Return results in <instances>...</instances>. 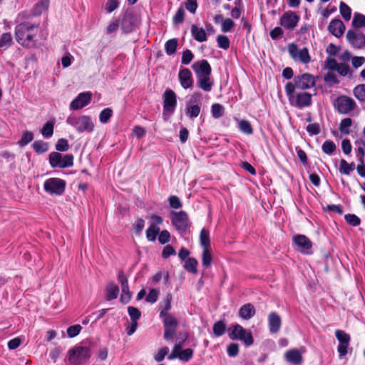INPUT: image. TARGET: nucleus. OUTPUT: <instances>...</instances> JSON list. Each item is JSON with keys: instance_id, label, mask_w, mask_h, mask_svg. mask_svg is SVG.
<instances>
[{"instance_id": "nucleus-62", "label": "nucleus", "mask_w": 365, "mask_h": 365, "mask_svg": "<svg viewBox=\"0 0 365 365\" xmlns=\"http://www.w3.org/2000/svg\"><path fill=\"white\" fill-rule=\"evenodd\" d=\"M193 354V351L191 349H186L179 354L178 358L184 361H187L190 359L192 358Z\"/></svg>"}, {"instance_id": "nucleus-49", "label": "nucleus", "mask_w": 365, "mask_h": 365, "mask_svg": "<svg viewBox=\"0 0 365 365\" xmlns=\"http://www.w3.org/2000/svg\"><path fill=\"white\" fill-rule=\"evenodd\" d=\"M357 144V156L360 163L364 161L365 156V141L359 140L356 143Z\"/></svg>"}, {"instance_id": "nucleus-34", "label": "nucleus", "mask_w": 365, "mask_h": 365, "mask_svg": "<svg viewBox=\"0 0 365 365\" xmlns=\"http://www.w3.org/2000/svg\"><path fill=\"white\" fill-rule=\"evenodd\" d=\"M239 129L247 135L252 134L253 128L250 123L247 120H240L238 121Z\"/></svg>"}, {"instance_id": "nucleus-19", "label": "nucleus", "mask_w": 365, "mask_h": 365, "mask_svg": "<svg viewBox=\"0 0 365 365\" xmlns=\"http://www.w3.org/2000/svg\"><path fill=\"white\" fill-rule=\"evenodd\" d=\"M178 78L181 86L185 88H189L192 86L193 79L192 77V73L188 68H182L180 70L178 73Z\"/></svg>"}, {"instance_id": "nucleus-22", "label": "nucleus", "mask_w": 365, "mask_h": 365, "mask_svg": "<svg viewBox=\"0 0 365 365\" xmlns=\"http://www.w3.org/2000/svg\"><path fill=\"white\" fill-rule=\"evenodd\" d=\"M255 308L251 303L242 305L239 310V316L245 319L248 320L255 314Z\"/></svg>"}, {"instance_id": "nucleus-3", "label": "nucleus", "mask_w": 365, "mask_h": 365, "mask_svg": "<svg viewBox=\"0 0 365 365\" xmlns=\"http://www.w3.org/2000/svg\"><path fill=\"white\" fill-rule=\"evenodd\" d=\"M66 123L75 128L78 133H91L94 130V123L88 115L69 116Z\"/></svg>"}, {"instance_id": "nucleus-42", "label": "nucleus", "mask_w": 365, "mask_h": 365, "mask_svg": "<svg viewBox=\"0 0 365 365\" xmlns=\"http://www.w3.org/2000/svg\"><path fill=\"white\" fill-rule=\"evenodd\" d=\"M160 233L159 227H153L150 225L146 230V237L149 241H155L157 235Z\"/></svg>"}, {"instance_id": "nucleus-14", "label": "nucleus", "mask_w": 365, "mask_h": 365, "mask_svg": "<svg viewBox=\"0 0 365 365\" xmlns=\"http://www.w3.org/2000/svg\"><path fill=\"white\" fill-rule=\"evenodd\" d=\"M299 21V16L294 11H287L280 18L279 24L284 28L292 30L294 29Z\"/></svg>"}, {"instance_id": "nucleus-4", "label": "nucleus", "mask_w": 365, "mask_h": 365, "mask_svg": "<svg viewBox=\"0 0 365 365\" xmlns=\"http://www.w3.org/2000/svg\"><path fill=\"white\" fill-rule=\"evenodd\" d=\"M91 355L88 347L76 346L68 350L67 359L71 364L79 365L88 360Z\"/></svg>"}, {"instance_id": "nucleus-20", "label": "nucleus", "mask_w": 365, "mask_h": 365, "mask_svg": "<svg viewBox=\"0 0 365 365\" xmlns=\"http://www.w3.org/2000/svg\"><path fill=\"white\" fill-rule=\"evenodd\" d=\"M328 29L331 34L339 38L343 35L345 31V26L341 20L333 19L329 23Z\"/></svg>"}, {"instance_id": "nucleus-63", "label": "nucleus", "mask_w": 365, "mask_h": 365, "mask_svg": "<svg viewBox=\"0 0 365 365\" xmlns=\"http://www.w3.org/2000/svg\"><path fill=\"white\" fill-rule=\"evenodd\" d=\"M185 6L187 11L192 14H195L197 8V0H186Z\"/></svg>"}, {"instance_id": "nucleus-58", "label": "nucleus", "mask_w": 365, "mask_h": 365, "mask_svg": "<svg viewBox=\"0 0 365 365\" xmlns=\"http://www.w3.org/2000/svg\"><path fill=\"white\" fill-rule=\"evenodd\" d=\"M193 57H194V56H193L192 53L191 52V51L189 49H187V50L184 51L182 53L181 62L184 65H187L192 61V60L193 59Z\"/></svg>"}, {"instance_id": "nucleus-55", "label": "nucleus", "mask_w": 365, "mask_h": 365, "mask_svg": "<svg viewBox=\"0 0 365 365\" xmlns=\"http://www.w3.org/2000/svg\"><path fill=\"white\" fill-rule=\"evenodd\" d=\"M68 140L64 138H60L58 140L56 144V149L59 152H65L69 149Z\"/></svg>"}, {"instance_id": "nucleus-15", "label": "nucleus", "mask_w": 365, "mask_h": 365, "mask_svg": "<svg viewBox=\"0 0 365 365\" xmlns=\"http://www.w3.org/2000/svg\"><path fill=\"white\" fill-rule=\"evenodd\" d=\"M346 36L353 47L359 49L365 48V35L362 33L349 30Z\"/></svg>"}, {"instance_id": "nucleus-38", "label": "nucleus", "mask_w": 365, "mask_h": 365, "mask_svg": "<svg viewBox=\"0 0 365 365\" xmlns=\"http://www.w3.org/2000/svg\"><path fill=\"white\" fill-rule=\"evenodd\" d=\"M212 261V257L210 252V249H203L202 256V265L207 268L210 267Z\"/></svg>"}, {"instance_id": "nucleus-13", "label": "nucleus", "mask_w": 365, "mask_h": 365, "mask_svg": "<svg viewBox=\"0 0 365 365\" xmlns=\"http://www.w3.org/2000/svg\"><path fill=\"white\" fill-rule=\"evenodd\" d=\"M288 51L290 56L295 61L303 63H308L311 61L309 51L304 47L299 48L296 44L291 43L288 45Z\"/></svg>"}, {"instance_id": "nucleus-51", "label": "nucleus", "mask_w": 365, "mask_h": 365, "mask_svg": "<svg viewBox=\"0 0 365 365\" xmlns=\"http://www.w3.org/2000/svg\"><path fill=\"white\" fill-rule=\"evenodd\" d=\"M113 115V110L112 109L107 108L103 109L100 115H99V120L102 123H106L108 122L109 119Z\"/></svg>"}, {"instance_id": "nucleus-32", "label": "nucleus", "mask_w": 365, "mask_h": 365, "mask_svg": "<svg viewBox=\"0 0 365 365\" xmlns=\"http://www.w3.org/2000/svg\"><path fill=\"white\" fill-rule=\"evenodd\" d=\"M352 124V120L350 118H346L341 120L339 130L341 133L349 135L350 133V128Z\"/></svg>"}, {"instance_id": "nucleus-26", "label": "nucleus", "mask_w": 365, "mask_h": 365, "mask_svg": "<svg viewBox=\"0 0 365 365\" xmlns=\"http://www.w3.org/2000/svg\"><path fill=\"white\" fill-rule=\"evenodd\" d=\"M197 78V85L204 91L209 92L211 91L213 82L210 78V76H200Z\"/></svg>"}, {"instance_id": "nucleus-31", "label": "nucleus", "mask_w": 365, "mask_h": 365, "mask_svg": "<svg viewBox=\"0 0 365 365\" xmlns=\"http://www.w3.org/2000/svg\"><path fill=\"white\" fill-rule=\"evenodd\" d=\"M353 94L359 101L365 103V84H360L354 87Z\"/></svg>"}, {"instance_id": "nucleus-25", "label": "nucleus", "mask_w": 365, "mask_h": 365, "mask_svg": "<svg viewBox=\"0 0 365 365\" xmlns=\"http://www.w3.org/2000/svg\"><path fill=\"white\" fill-rule=\"evenodd\" d=\"M49 6V0H40L32 9L31 13H29L31 15V19L33 16L41 15L43 11L48 9Z\"/></svg>"}, {"instance_id": "nucleus-43", "label": "nucleus", "mask_w": 365, "mask_h": 365, "mask_svg": "<svg viewBox=\"0 0 365 365\" xmlns=\"http://www.w3.org/2000/svg\"><path fill=\"white\" fill-rule=\"evenodd\" d=\"M34 139V134L30 131L23 133L21 139L18 141V144L24 147L31 143Z\"/></svg>"}, {"instance_id": "nucleus-40", "label": "nucleus", "mask_w": 365, "mask_h": 365, "mask_svg": "<svg viewBox=\"0 0 365 365\" xmlns=\"http://www.w3.org/2000/svg\"><path fill=\"white\" fill-rule=\"evenodd\" d=\"M198 262L196 259L193 257H189L185 262V269L192 273H197V266Z\"/></svg>"}, {"instance_id": "nucleus-21", "label": "nucleus", "mask_w": 365, "mask_h": 365, "mask_svg": "<svg viewBox=\"0 0 365 365\" xmlns=\"http://www.w3.org/2000/svg\"><path fill=\"white\" fill-rule=\"evenodd\" d=\"M269 328L272 333H277L281 327V318L276 312H271L268 317Z\"/></svg>"}, {"instance_id": "nucleus-36", "label": "nucleus", "mask_w": 365, "mask_h": 365, "mask_svg": "<svg viewBox=\"0 0 365 365\" xmlns=\"http://www.w3.org/2000/svg\"><path fill=\"white\" fill-rule=\"evenodd\" d=\"M178 46V40L176 38H172L168 40L165 44V50L167 54L172 55L176 51Z\"/></svg>"}, {"instance_id": "nucleus-59", "label": "nucleus", "mask_w": 365, "mask_h": 365, "mask_svg": "<svg viewBox=\"0 0 365 365\" xmlns=\"http://www.w3.org/2000/svg\"><path fill=\"white\" fill-rule=\"evenodd\" d=\"M81 327L79 324L71 326L67 329L68 336L71 338L76 336L81 330Z\"/></svg>"}, {"instance_id": "nucleus-33", "label": "nucleus", "mask_w": 365, "mask_h": 365, "mask_svg": "<svg viewBox=\"0 0 365 365\" xmlns=\"http://www.w3.org/2000/svg\"><path fill=\"white\" fill-rule=\"evenodd\" d=\"M354 168L355 165L354 163H348L345 160H341L340 161L339 171L341 173L348 175L354 170Z\"/></svg>"}, {"instance_id": "nucleus-30", "label": "nucleus", "mask_w": 365, "mask_h": 365, "mask_svg": "<svg viewBox=\"0 0 365 365\" xmlns=\"http://www.w3.org/2000/svg\"><path fill=\"white\" fill-rule=\"evenodd\" d=\"M172 295L171 294H168L164 299L163 304L160 305L161 310L160 312L159 316H163L165 314H170L169 311L171 309V302H172Z\"/></svg>"}, {"instance_id": "nucleus-57", "label": "nucleus", "mask_w": 365, "mask_h": 365, "mask_svg": "<svg viewBox=\"0 0 365 365\" xmlns=\"http://www.w3.org/2000/svg\"><path fill=\"white\" fill-rule=\"evenodd\" d=\"M235 26V23L231 19H225L222 23V31L224 33H227L231 31V29Z\"/></svg>"}, {"instance_id": "nucleus-53", "label": "nucleus", "mask_w": 365, "mask_h": 365, "mask_svg": "<svg viewBox=\"0 0 365 365\" xmlns=\"http://www.w3.org/2000/svg\"><path fill=\"white\" fill-rule=\"evenodd\" d=\"M211 112L215 118H219L224 113V108L219 103H215L212 106Z\"/></svg>"}, {"instance_id": "nucleus-17", "label": "nucleus", "mask_w": 365, "mask_h": 365, "mask_svg": "<svg viewBox=\"0 0 365 365\" xmlns=\"http://www.w3.org/2000/svg\"><path fill=\"white\" fill-rule=\"evenodd\" d=\"M91 100V93L89 92L81 93L70 104L72 110H78L87 106Z\"/></svg>"}, {"instance_id": "nucleus-61", "label": "nucleus", "mask_w": 365, "mask_h": 365, "mask_svg": "<svg viewBox=\"0 0 365 365\" xmlns=\"http://www.w3.org/2000/svg\"><path fill=\"white\" fill-rule=\"evenodd\" d=\"M150 219V225L153 227H159L163 222V219L162 217L152 214L149 217Z\"/></svg>"}, {"instance_id": "nucleus-6", "label": "nucleus", "mask_w": 365, "mask_h": 365, "mask_svg": "<svg viewBox=\"0 0 365 365\" xmlns=\"http://www.w3.org/2000/svg\"><path fill=\"white\" fill-rule=\"evenodd\" d=\"M334 107L341 114H349L357 107L355 101L347 96H339L334 103Z\"/></svg>"}, {"instance_id": "nucleus-11", "label": "nucleus", "mask_w": 365, "mask_h": 365, "mask_svg": "<svg viewBox=\"0 0 365 365\" xmlns=\"http://www.w3.org/2000/svg\"><path fill=\"white\" fill-rule=\"evenodd\" d=\"M171 222L180 234L184 233L190 227L188 216L184 211L172 212Z\"/></svg>"}, {"instance_id": "nucleus-56", "label": "nucleus", "mask_w": 365, "mask_h": 365, "mask_svg": "<svg viewBox=\"0 0 365 365\" xmlns=\"http://www.w3.org/2000/svg\"><path fill=\"white\" fill-rule=\"evenodd\" d=\"M128 312L131 319V321L133 322H138V320L140 319L141 316V313L138 310V309L134 307H128Z\"/></svg>"}, {"instance_id": "nucleus-50", "label": "nucleus", "mask_w": 365, "mask_h": 365, "mask_svg": "<svg viewBox=\"0 0 365 365\" xmlns=\"http://www.w3.org/2000/svg\"><path fill=\"white\" fill-rule=\"evenodd\" d=\"M185 10L182 7H180L176 11L173 18V21L175 25L180 24L184 21Z\"/></svg>"}, {"instance_id": "nucleus-1", "label": "nucleus", "mask_w": 365, "mask_h": 365, "mask_svg": "<svg viewBox=\"0 0 365 365\" xmlns=\"http://www.w3.org/2000/svg\"><path fill=\"white\" fill-rule=\"evenodd\" d=\"M15 28L16 41L23 46L34 48L37 46V36L40 31V22L31 19V15L22 11L17 16Z\"/></svg>"}, {"instance_id": "nucleus-64", "label": "nucleus", "mask_w": 365, "mask_h": 365, "mask_svg": "<svg viewBox=\"0 0 365 365\" xmlns=\"http://www.w3.org/2000/svg\"><path fill=\"white\" fill-rule=\"evenodd\" d=\"M170 235L168 230H163L159 233L158 241L160 244H165L170 241Z\"/></svg>"}, {"instance_id": "nucleus-23", "label": "nucleus", "mask_w": 365, "mask_h": 365, "mask_svg": "<svg viewBox=\"0 0 365 365\" xmlns=\"http://www.w3.org/2000/svg\"><path fill=\"white\" fill-rule=\"evenodd\" d=\"M191 34L194 39L198 42H205L207 39L205 29L195 24L191 26Z\"/></svg>"}, {"instance_id": "nucleus-2", "label": "nucleus", "mask_w": 365, "mask_h": 365, "mask_svg": "<svg viewBox=\"0 0 365 365\" xmlns=\"http://www.w3.org/2000/svg\"><path fill=\"white\" fill-rule=\"evenodd\" d=\"M285 92L291 106L302 108L312 105V95L307 92L294 90L290 83L285 85Z\"/></svg>"}, {"instance_id": "nucleus-46", "label": "nucleus", "mask_w": 365, "mask_h": 365, "mask_svg": "<svg viewBox=\"0 0 365 365\" xmlns=\"http://www.w3.org/2000/svg\"><path fill=\"white\" fill-rule=\"evenodd\" d=\"M336 145L331 140H326L322 147L324 153L328 155H331L336 150Z\"/></svg>"}, {"instance_id": "nucleus-47", "label": "nucleus", "mask_w": 365, "mask_h": 365, "mask_svg": "<svg viewBox=\"0 0 365 365\" xmlns=\"http://www.w3.org/2000/svg\"><path fill=\"white\" fill-rule=\"evenodd\" d=\"M339 9H340V13H341V16H343V18L346 21H349L351 19V10L349 8V6L344 2H341Z\"/></svg>"}, {"instance_id": "nucleus-60", "label": "nucleus", "mask_w": 365, "mask_h": 365, "mask_svg": "<svg viewBox=\"0 0 365 365\" xmlns=\"http://www.w3.org/2000/svg\"><path fill=\"white\" fill-rule=\"evenodd\" d=\"M159 291L155 289H151L147 295L145 300L149 303H155L158 298Z\"/></svg>"}, {"instance_id": "nucleus-28", "label": "nucleus", "mask_w": 365, "mask_h": 365, "mask_svg": "<svg viewBox=\"0 0 365 365\" xmlns=\"http://www.w3.org/2000/svg\"><path fill=\"white\" fill-rule=\"evenodd\" d=\"M187 115L190 118H194L198 116L200 112V107L197 104L187 103L185 108Z\"/></svg>"}, {"instance_id": "nucleus-8", "label": "nucleus", "mask_w": 365, "mask_h": 365, "mask_svg": "<svg viewBox=\"0 0 365 365\" xmlns=\"http://www.w3.org/2000/svg\"><path fill=\"white\" fill-rule=\"evenodd\" d=\"M163 320L164 327V339L165 340H170L173 339L175 334L178 322L177 319L171 314L159 316Z\"/></svg>"}, {"instance_id": "nucleus-27", "label": "nucleus", "mask_w": 365, "mask_h": 365, "mask_svg": "<svg viewBox=\"0 0 365 365\" xmlns=\"http://www.w3.org/2000/svg\"><path fill=\"white\" fill-rule=\"evenodd\" d=\"M106 299L108 301H110L112 299H116L118 293H119V288L118 285L115 284L110 282L108 283L106 286Z\"/></svg>"}, {"instance_id": "nucleus-45", "label": "nucleus", "mask_w": 365, "mask_h": 365, "mask_svg": "<svg viewBox=\"0 0 365 365\" xmlns=\"http://www.w3.org/2000/svg\"><path fill=\"white\" fill-rule=\"evenodd\" d=\"M122 293L120 295V302L123 304H127L131 299L132 294L129 290V286L125 285L121 287Z\"/></svg>"}, {"instance_id": "nucleus-18", "label": "nucleus", "mask_w": 365, "mask_h": 365, "mask_svg": "<svg viewBox=\"0 0 365 365\" xmlns=\"http://www.w3.org/2000/svg\"><path fill=\"white\" fill-rule=\"evenodd\" d=\"M293 242L298 247L300 252L308 254V250L312 247L310 240L304 235H297L293 237Z\"/></svg>"}, {"instance_id": "nucleus-35", "label": "nucleus", "mask_w": 365, "mask_h": 365, "mask_svg": "<svg viewBox=\"0 0 365 365\" xmlns=\"http://www.w3.org/2000/svg\"><path fill=\"white\" fill-rule=\"evenodd\" d=\"M33 148L34 149L35 152L38 154H42L45 152H46L48 149V145L47 143H45L42 140H36L35 141L33 145Z\"/></svg>"}, {"instance_id": "nucleus-44", "label": "nucleus", "mask_w": 365, "mask_h": 365, "mask_svg": "<svg viewBox=\"0 0 365 365\" xmlns=\"http://www.w3.org/2000/svg\"><path fill=\"white\" fill-rule=\"evenodd\" d=\"M212 329L216 336H220L225 333L226 325L222 321H218L214 324Z\"/></svg>"}, {"instance_id": "nucleus-5", "label": "nucleus", "mask_w": 365, "mask_h": 365, "mask_svg": "<svg viewBox=\"0 0 365 365\" xmlns=\"http://www.w3.org/2000/svg\"><path fill=\"white\" fill-rule=\"evenodd\" d=\"M228 335L232 340L237 339L242 341L247 346H251L254 343L252 333L237 324L229 328Z\"/></svg>"}, {"instance_id": "nucleus-52", "label": "nucleus", "mask_w": 365, "mask_h": 365, "mask_svg": "<svg viewBox=\"0 0 365 365\" xmlns=\"http://www.w3.org/2000/svg\"><path fill=\"white\" fill-rule=\"evenodd\" d=\"M344 218L348 224L351 226H358L361 223L360 218L354 214H346L344 216Z\"/></svg>"}, {"instance_id": "nucleus-16", "label": "nucleus", "mask_w": 365, "mask_h": 365, "mask_svg": "<svg viewBox=\"0 0 365 365\" xmlns=\"http://www.w3.org/2000/svg\"><path fill=\"white\" fill-rule=\"evenodd\" d=\"M192 68L195 71L197 77L210 76L211 74V66L205 59L195 62L192 65Z\"/></svg>"}, {"instance_id": "nucleus-29", "label": "nucleus", "mask_w": 365, "mask_h": 365, "mask_svg": "<svg viewBox=\"0 0 365 365\" xmlns=\"http://www.w3.org/2000/svg\"><path fill=\"white\" fill-rule=\"evenodd\" d=\"M200 242L203 249H210V233L205 229H202L200 232Z\"/></svg>"}, {"instance_id": "nucleus-7", "label": "nucleus", "mask_w": 365, "mask_h": 365, "mask_svg": "<svg viewBox=\"0 0 365 365\" xmlns=\"http://www.w3.org/2000/svg\"><path fill=\"white\" fill-rule=\"evenodd\" d=\"M49 163L52 168L71 167L73 165V156L71 154L62 155L58 152H52L49 155Z\"/></svg>"}, {"instance_id": "nucleus-41", "label": "nucleus", "mask_w": 365, "mask_h": 365, "mask_svg": "<svg viewBox=\"0 0 365 365\" xmlns=\"http://www.w3.org/2000/svg\"><path fill=\"white\" fill-rule=\"evenodd\" d=\"M12 38L10 33H4L0 37V48H8L11 43Z\"/></svg>"}, {"instance_id": "nucleus-10", "label": "nucleus", "mask_w": 365, "mask_h": 365, "mask_svg": "<svg viewBox=\"0 0 365 365\" xmlns=\"http://www.w3.org/2000/svg\"><path fill=\"white\" fill-rule=\"evenodd\" d=\"M66 187V182L60 178H51L43 183L44 190L51 195H61L63 193Z\"/></svg>"}, {"instance_id": "nucleus-48", "label": "nucleus", "mask_w": 365, "mask_h": 365, "mask_svg": "<svg viewBox=\"0 0 365 365\" xmlns=\"http://www.w3.org/2000/svg\"><path fill=\"white\" fill-rule=\"evenodd\" d=\"M365 24V16L361 14H355L352 21V25L355 28H361Z\"/></svg>"}, {"instance_id": "nucleus-54", "label": "nucleus", "mask_w": 365, "mask_h": 365, "mask_svg": "<svg viewBox=\"0 0 365 365\" xmlns=\"http://www.w3.org/2000/svg\"><path fill=\"white\" fill-rule=\"evenodd\" d=\"M217 42L218 46L221 48L226 50L230 47V40L226 36L219 35L217 37Z\"/></svg>"}, {"instance_id": "nucleus-24", "label": "nucleus", "mask_w": 365, "mask_h": 365, "mask_svg": "<svg viewBox=\"0 0 365 365\" xmlns=\"http://www.w3.org/2000/svg\"><path fill=\"white\" fill-rule=\"evenodd\" d=\"M286 360L293 364H299L302 361L301 353L297 349H292L285 354Z\"/></svg>"}, {"instance_id": "nucleus-39", "label": "nucleus", "mask_w": 365, "mask_h": 365, "mask_svg": "<svg viewBox=\"0 0 365 365\" xmlns=\"http://www.w3.org/2000/svg\"><path fill=\"white\" fill-rule=\"evenodd\" d=\"M54 123L52 121H48L41 129V134L45 138H51L53 134Z\"/></svg>"}, {"instance_id": "nucleus-12", "label": "nucleus", "mask_w": 365, "mask_h": 365, "mask_svg": "<svg viewBox=\"0 0 365 365\" xmlns=\"http://www.w3.org/2000/svg\"><path fill=\"white\" fill-rule=\"evenodd\" d=\"M294 90L302 91L309 89L315 85L314 77L309 73H304L297 76L294 78L293 81L289 82Z\"/></svg>"}, {"instance_id": "nucleus-9", "label": "nucleus", "mask_w": 365, "mask_h": 365, "mask_svg": "<svg viewBox=\"0 0 365 365\" xmlns=\"http://www.w3.org/2000/svg\"><path fill=\"white\" fill-rule=\"evenodd\" d=\"M163 116L168 118L175 111L177 105V96L175 93L167 89L163 96Z\"/></svg>"}, {"instance_id": "nucleus-37", "label": "nucleus", "mask_w": 365, "mask_h": 365, "mask_svg": "<svg viewBox=\"0 0 365 365\" xmlns=\"http://www.w3.org/2000/svg\"><path fill=\"white\" fill-rule=\"evenodd\" d=\"M335 336L339 341V344H349L351 337L349 334L343 330L337 329L335 331Z\"/></svg>"}]
</instances>
